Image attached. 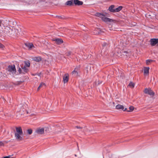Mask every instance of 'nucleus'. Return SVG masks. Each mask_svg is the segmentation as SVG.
Returning a JSON list of instances; mask_svg holds the SVG:
<instances>
[{"mask_svg":"<svg viewBox=\"0 0 158 158\" xmlns=\"http://www.w3.org/2000/svg\"><path fill=\"white\" fill-rule=\"evenodd\" d=\"M30 64L29 62H25L24 64L21 65L20 67H19L18 72L19 73L25 74L28 71V68L30 66Z\"/></svg>","mask_w":158,"mask_h":158,"instance_id":"f257e3e1","label":"nucleus"},{"mask_svg":"<svg viewBox=\"0 0 158 158\" xmlns=\"http://www.w3.org/2000/svg\"><path fill=\"white\" fill-rule=\"evenodd\" d=\"M15 133V137L18 141H21L23 139V132L22 129L20 127H16Z\"/></svg>","mask_w":158,"mask_h":158,"instance_id":"f03ea898","label":"nucleus"},{"mask_svg":"<svg viewBox=\"0 0 158 158\" xmlns=\"http://www.w3.org/2000/svg\"><path fill=\"white\" fill-rule=\"evenodd\" d=\"M7 70L10 74L14 75L16 73V69L14 65L9 66Z\"/></svg>","mask_w":158,"mask_h":158,"instance_id":"7ed1b4c3","label":"nucleus"},{"mask_svg":"<svg viewBox=\"0 0 158 158\" xmlns=\"http://www.w3.org/2000/svg\"><path fill=\"white\" fill-rule=\"evenodd\" d=\"M46 128L45 127H40L37 128L35 131L36 132L39 134H42L44 133V130Z\"/></svg>","mask_w":158,"mask_h":158,"instance_id":"20e7f679","label":"nucleus"},{"mask_svg":"<svg viewBox=\"0 0 158 158\" xmlns=\"http://www.w3.org/2000/svg\"><path fill=\"white\" fill-rule=\"evenodd\" d=\"M12 31V29H11L8 27L6 28L5 32L6 34L8 36H12V35L15 34V33H13Z\"/></svg>","mask_w":158,"mask_h":158,"instance_id":"39448f33","label":"nucleus"},{"mask_svg":"<svg viewBox=\"0 0 158 158\" xmlns=\"http://www.w3.org/2000/svg\"><path fill=\"white\" fill-rule=\"evenodd\" d=\"M102 20L106 23H111L114 21V20L106 17L105 16L103 18H102Z\"/></svg>","mask_w":158,"mask_h":158,"instance_id":"423d86ee","label":"nucleus"},{"mask_svg":"<svg viewBox=\"0 0 158 158\" xmlns=\"http://www.w3.org/2000/svg\"><path fill=\"white\" fill-rule=\"evenodd\" d=\"M102 20L106 23H111L114 21V20L106 17L105 16L103 18H102Z\"/></svg>","mask_w":158,"mask_h":158,"instance_id":"0eeeda50","label":"nucleus"},{"mask_svg":"<svg viewBox=\"0 0 158 158\" xmlns=\"http://www.w3.org/2000/svg\"><path fill=\"white\" fill-rule=\"evenodd\" d=\"M144 92L145 93L149 94L150 95L153 96L154 94V93L150 89H145Z\"/></svg>","mask_w":158,"mask_h":158,"instance_id":"6e6552de","label":"nucleus"},{"mask_svg":"<svg viewBox=\"0 0 158 158\" xmlns=\"http://www.w3.org/2000/svg\"><path fill=\"white\" fill-rule=\"evenodd\" d=\"M115 108L118 110H121L124 111L127 110V108H125L123 105L120 104L116 105L115 106Z\"/></svg>","mask_w":158,"mask_h":158,"instance_id":"1a4fd4ad","label":"nucleus"},{"mask_svg":"<svg viewBox=\"0 0 158 158\" xmlns=\"http://www.w3.org/2000/svg\"><path fill=\"white\" fill-rule=\"evenodd\" d=\"M13 32V33H15V34L12 35H20L21 34L20 32L21 31V30L19 28V29H12Z\"/></svg>","mask_w":158,"mask_h":158,"instance_id":"9d476101","label":"nucleus"},{"mask_svg":"<svg viewBox=\"0 0 158 158\" xmlns=\"http://www.w3.org/2000/svg\"><path fill=\"white\" fill-rule=\"evenodd\" d=\"M151 44L152 46H154L156 44L158 45V39H153L150 40Z\"/></svg>","mask_w":158,"mask_h":158,"instance_id":"9b49d317","label":"nucleus"},{"mask_svg":"<svg viewBox=\"0 0 158 158\" xmlns=\"http://www.w3.org/2000/svg\"><path fill=\"white\" fill-rule=\"evenodd\" d=\"M149 67H144L143 69V73L144 76H148L149 73Z\"/></svg>","mask_w":158,"mask_h":158,"instance_id":"f8f14e48","label":"nucleus"},{"mask_svg":"<svg viewBox=\"0 0 158 158\" xmlns=\"http://www.w3.org/2000/svg\"><path fill=\"white\" fill-rule=\"evenodd\" d=\"M73 3L75 5L79 6L82 5L83 2L78 0H73Z\"/></svg>","mask_w":158,"mask_h":158,"instance_id":"ddd939ff","label":"nucleus"},{"mask_svg":"<svg viewBox=\"0 0 158 158\" xmlns=\"http://www.w3.org/2000/svg\"><path fill=\"white\" fill-rule=\"evenodd\" d=\"M63 82L64 83L67 82L69 80V75L66 74L63 77Z\"/></svg>","mask_w":158,"mask_h":158,"instance_id":"4468645a","label":"nucleus"},{"mask_svg":"<svg viewBox=\"0 0 158 158\" xmlns=\"http://www.w3.org/2000/svg\"><path fill=\"white\" fill-rule=\"evenodd\" d=\"M115 9L114 6L112 5L109 7L108 10L111 12L115 13Z\"/></svg>","mask_w":158,"mask_h":158,"instance_id":"2eb2a0df","label":"nucleus"},{"mask_svg":"<svg viewBox=\"0 0 158 158\" xmlns=\"http://www.w3.org/2000/svg\"><path fill=\"white\" fill-rule=\"evenodd\" d=\"M95 16H96L99 17L100 18H101L102 20V18H103L105 16V15L102 13H96L95 15Z\"/></svg>","mask_w":158,"mask_h":158,"instance_id":"dca6fc26","label":"nucleus"},{"mask_svg":"<svg viewBox=\"0 0 158 158\" xmlns=\"http://www.w3.org/2000/svg\"><path fill=\"white\" fill-rule=\"evenodd\" d=\"M95 16H96L99 17L100 18H101L102 20V18H103L105 16V15L102 13H96L95 15Z\"/></svg>","mask_w":158,"mask_h":158,"instance_id":"f3484780","label":"nucleus"},{"mask_svg":"<svg viewBox=\"0 0 158 158\" xmlns=\"http://www.w3.org/2000/svg\"><path fill=\"white\" fill-rule=\"evenodd\" d=\"M33 60L36 62H39L41 60V58L40 56L35 57L33 58Z\"/></svg>","mask_w":158,"mask_h":158,"instance_id":"a211bd4d","label":"nucleus"},{"mask_svg":"<svg viewBox=\"0 0 158 158\" xmlns=\"http://www.w3.org/2000/svg\"><path fill=\"white\" fill-rule=\"evenodd\" d=\"M73 4V0H71L68 1L66 3V5L69 6L72 5Z\"/></svg>","mask_w":158,"mask_h":158,"instance_id":"6ab92c4d","label":"nucleus"},{"mask_svg":"<svg viewBox=\"0 0 158 158\" xmlns=\"http://www.w3.org/2000/svg\"><path fill=\"white\" fill-rule=\"evenodd\" d=\"M26 45L29 49H31L34 47L33 44L31 43L26 44Z\"/></svg>","mask_w":158,"mask_h":158,"instance_id":"aec40b11","label":"nucleus"},{"mask_svg":"<svg viewBox=\"0 0 158 158\" xmlns=\"http://www.w3.org/2000/svg\"><path fill=\"white\" fill-rule=\"evenodd\" d=\"M122 8L123 7L121 6H119L117 8H115V13L119 11L122 9Z\"/></svg>","mask_w":158,"mask_h":158,"instance_id":"412c9836","label":"nucleus"},{"mask_svg":"<svg viewBox=\"0 0 158 158\" xmlns=\"http://www.w3.org/2000/svg\"><path fill=\"white\" fill-rule=\"evenodd\" d=\"M55 42L58 44H60L63 42V41L62 40L59 39H56L55 40Z\"/></svg>","mask_w":158,"mask_h":158,"instance_id":"4be33fe9","label":"nucleus"},{"mask_svg":"<svg viewBox=\"0 0 158 158\" xmlns=\"http://www.w3.org/2000/svg\"><path fill=\"white\" fill-rule=\"evenodd\" d=\"M129 109V110H127L126 111H127V112H131L133 111L135 109V108L133 106H130Z\"/></svg>","mask_w":158,"mask_h":158,"instance_id":"5701e85b","label":"nucleus"},{"mask_svg":"<svg viewBox=\"0 0 158 158\" xmlns=\"http://www.w3.org/2000/svg\"><path fill=\"white\" fill-rule=\"evenodd\" d=\"M128 86L131 88H133L135 86V83L131 82L129 84Z\"/></svg>","mask_w":158,"mask_h":158,"instance_id":"b1692460","label":"nucleus"},{"mask_svg":"<svg viewBox=\"0 0 158 158\" xmlns=\"http://www.w3.org/2000/svg\"><path fill=\"white\" fill-rule=\"evenodd\" d=\"M72 74L74 76H78V73L77 71L76 70V69H74L72 72Z\"/></svg>","mask_w":158,"mask_h":158,"instance_id":"393cba45","label":"nucleus"},{"mask_svg":"<svg viewBox=\"0 0 158 158\" xmlns=\"http://www.w3.org/2000/svg\"><path fill=\"white\" fill-rule=\"evenodd\" d=\"M153 61L152 60H148L146 61V63L147 65H149Z\"/></svg>","mask_w":158,"mask_h":158,"instance_id":"a878e982","label":"nucleus"},{"mask_svg":"<svg viewBox=\"0 0 158 158\" xmlns=\"http://www.w3.org/2000/svg\"><path fill=\"white\" fill-rule=\"evenodd\" d=\"M45 84L44 83H41L39 86L38 87V90H39V89H40L41 88V87H42V86H45Z\"/></svg>","mask_w":158,"mask_h":158,"instance_id":"bb28decb","label":"nucleus"},{"mask_svg":"<svg viewBox=\"0 0 158 158\" xmlns=\"http://www.w3.org/2000/svg\"><path fill=\"white\" fill-rule=\"evenodd\" d=\"M27 132L28 134H31L32 133V131L31 129H29L27 130Z\"/></svg>","mask_w":158,"mask_h":158,"instance_id":"cd10ccee","label":"nucleus"},{"mask_svg":"<svg viewBox=\"0 0 158 158\" xmlns=\"http://www.w3.org/2000/svg\"><path fill=\"white\" fill-rule=\"evenodd\" d=\"M12 155H9L7 156L4 157L3 158H10L12 157Z\"/></svg>","mask_w":158,"mask_h":158,"instance_id":"c85d7f7f","label":"nucleus"},{"mask_svg":"<svg viewBox=\"0 0 158 158\" xmlns=\"http://www.w3.org/2000/svg\"><path fill=\"white\" fill-rule=\"evenodd\" d=\"M4 46L1 44L0 43V48H3Z\"/></svg>","mask_w":158,"mask_h":158,"instance_id":"c756f323","label":"nucleus"},{"mask_svg":"<svg viewBox=\"0 0 158 158\" xmlns=\"http://www.w3.org/2000/svg\"><path fill=\"white\" fill-rule=\"evenodd\" d=\"M68 54H67V55H70L71 53V52H68Z\"/></svg>","mask_w":158,"mask_h":158,"instance_id":"7c9ffc66","label":"nucleus"},{"mask_svg":"<svg viewBox=\"0 0 158 158\" xmlns=\"http://www.w3.org/2000/svg\"><path fill=\"white\" fill-rule=\"evenodd\" d=\"M76 127L77 128H81V127H77V126Z\"/></svg>","mask_w":158,"mask_h":158,"instance_id":"2f4dec72","label":"nucleus"},{"mask_svg":"<svg viewBox=\"0 0 158 158\" xmlns=\"http://www.w3.org/2000/svg\"><path fill=\"white\" fill-rule=\"evenodd\" d=\"M95 33L96 34H99V33H100V32H95Z\"/></svg>","mask_w":158,"mask_h":158,"instance_id":"473e14b6","label":"nucleus"},{"mask_svg":"<svg viewBox=\"0 0 158 158\" xmlns=\"http://www.w3.org/2000/svg\"><path fill=\"white\" fill-rule=\"evenodd\" d=\"M75 157H77V155H75Z\"/></svg>","mask_w":158,"mask_h":158,"instance_id":"72a5a7b5","label":"nucleus"},{"mask_svg":"<svg viewBox=\"0 0 158 158\" xmlns=\"http://www.w3.org/2000/svg\"><path fill=\"white\" fill-rule=\"evenodd\" d=\"M1 143H0V144H1Z\"/></svg>","mask_w":158,"mask_h":158,"instance_id":"f704fd0d","label":"nucleus"}]
</instances>
